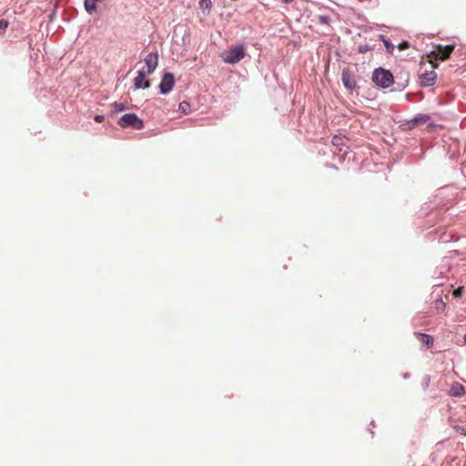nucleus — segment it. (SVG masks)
Instances as JSON below:
<instances>
[{
    "label": "nucleus",
    "mask_w": 466,
    "mask_h": 466,
    "mask_svg": "<svg viewBox=\"0 0 466 466\" xmlns=\"http://www.w3.org/2000/svg\"><path fill=\"white\" fill-rule=\"evenodd\" d=\"M427 63L430 69L425 68V66H427L425 62H421L419 71L420 84L422 86H431L434 85L437 77V75L434 70L437 65L433 63L432 60H428Z\"/></svg>",
    "instance_id": "nucleus-1"
},
{
    "label": "nucleus",
    "mask_w": 466,
    "mask_h": 466,
    "mask_svg": "<svg viewBox=\"0 0 466 466\" xmlns=\"http://www.w3.org/2000/svg\"><path fill=\"white\" fill-rule=\"evenodd\" d=\"M245 56V47L242 45H238L221 53L220 57L227 64H236L243 59Z\"/></svg>",
    "instance_id": "nucleus-2"
},
{
    "label": "nucleus",
    "mask_w": 466,
    "mask_h": 466,
    "mask_svg": "<svg viewBox=\"0 0 466 466\" xmlns=\"http://www.w3.org/2000/svg\"><path fill=\"white\" fill-rule=\"evenodd\" d=\"M372 80L377 86L382 88L390 87L394 82L392 74L383 68L374 70Z\"/></svg>",
    "instance_id": "nucleus-3"
},
{
    "label": "nucleus",
    "mask_w": 466,
    "mask_h": 466,
    "mask_svg": "<svg viewBox=\"0 0 466 466\" xmlns=\"http://www.w3.org/2000/svg\"><path fill=\"white\" fill-rule=\"evenodd\" d=\"M118 125L123 128L132 127L137 130H141L144 127L142 119L131 113L122 116L118 120Z\"/></svg>",
    "instance_id": "nucleus-4"
},
{
    "label": "nucleus",
    "mask_w": 466,
    "mask_h": 466,
    "mask_svg": "<svg viewBox=\"0 0 466 466\" xmlns=\"http://www.w3.org/2000/svg\"><path fill=\"white\" fill-rule=\"evenodd\" d=\"M454 50V46L451 45L449 46H437L434 50H432L428 56V60H432L433 63L435 61L441 60L443 61L450 57L451 54Z\"/></svg>",
    "instance_id": "nucleus-5"
},
{
    "label": "nucleus",
    "mask_w": 466,
    "mask_h": 466,
    "mask_svg": "<svg viewBox=\"0 0 466 466\" xmlns=\"http://www.w3.org/2000/svg\"><path fill=\"white\" fill-rule=\"evenodd\" d=\"M341 81L348 90L352 91L357 86L355 74L350 68H343L341 73Z\"/></svg>",
    "instance_id": "nucleus-6"
},
{
    "label": "nucleus",
    "mask_w": 466,
    "mask_h": 466,
    "mask_svg": "<svg viewBox=\"0 0 466 466\" xmlns=\"http://www.w3.org/2000/svg\"><path fill=\"white\" fill-rule=\"evenodd\" d=\"M145 71L147 75L152 74L158 65V55L157 53H149L144 58Z\"/></svg>",
    "instance_id": "nucleus-7"
},
{
    "label": "nucleus",
    "mask_w": 466,
    "mask_h": 466,
    "mask_svg": "<svg viewBox=\"0 0 466 466\" xmlns=\"http://www.w3.org/2000/svg\"><path fill=\"white\" fill-rule=\"evenodd\" d=\"M175 84V78L173 74L171 73H166L161 80V83L159 85V89L162 94H167L170 92L174 86Z\"/></svg>",
    "instance_id": "nucleus-8"
},
{
    "label": "nucleus",
    "mask_w": 466,
    "mask_h": 466,
    "mask_svg": "<svg viewBox=\"0 0 466 466\" xmlns=\"http://www.w3.org/2000/svg\"><path fill=\"white\" fill-rule=\"evenodd\" d=\"M146 71L145 68H142L138 71L137 76L134 79L135 87L137 89L140 88H147L150 86V83L148 80H146Z\"/></svg>",
    "instance_id": "nucleus-9"
},
{
    "label": "nucleus",
    "mask_w": 466,
    "mask_h": 466,
    "mask_svg": "<svg viewBox=\"0 0 466 466\" xmlns=\"http://www.w3.org/2000/svg\"><path fill=\"white\" fill-rule=\"evenodd\" d=\"M414 336L427 348H430L433 345L434 339L431 335L420 332H414Z\"/></svg>",
    "instance_id": "nucleus-10"
},
{
    "label": "nucleus",
    "mask_w": 466,
    "mask_h": 466,
    "mask_svg": "<svg viewBox=\"0 0 466 466\" xmlns=\"http://www.w3.org/2000/svg\"><path fill=\"white\" fill-rule=\"evenodd\" d=\"M451 394L452 396L461 397L465 394V389L461 384L455 382L451 385Z\"/></svg>",
    "instance_id": "nucleus-11"
},
{
    "label": "nucleus",
    "mask_w": 466,
    "mask_h": 466,
    "mask_svg": "<svg viewBox=\"0 0 466 466\" xmlns=\"http://www.w3.org/2000/svg\"><path fill=\"white\" fill-rule=\"evenodd\" d=\"M103 1L104 0H85V9L87 13L93 14L96 11V4Z\"/></svg>",
    "instance_id": "nucleus-12"
},
{
    "label": "nucleus",
    "mask_w": 466,
    "mask_h": 466,
    "mask_svg": "<svg viewBox=\"0 0 466 466\" xmlns=\"http://www.w3.org/2000/svg\"><path fill=\"white\" fill-rule=\"evenodd\" d=\"M54 1L55 0H36V2L39 4L38 8L41 12H46L54 6Z\"/></svg>",
    "instance_id": "nucleus-13"
},
{
    "label": "nucleus",
    "mask_w": 466,
    "mask_h": 466,
    "mask_svg": "<svg viewBox=\"0 0 466 466\" xmlns=\"http://www.w3.org/2000/svg\"><path fill=\"white\" fill-rule=\"evenodd\" d=\"M178 110L182 114L187 115L190 111V105L187 102L183 101L179 104Z\"/></svg>",
    "instance_id": "nucleus-14"
},
{
    "label": "nucleus",
    "mask_w": 466,
    "mask_h": 466,
    "mask_svg": "<svg viewBox=\"0 0 466 466\" xmlns=\"http://www.w3.org/2000/svg\"><path fill=\"white\" fill-rule=\"evenodd\" d=\"M212 3L210 0H200L199 7L202 10H210Z\"/></svg>",
    "instance_id": "nucleus-15"
},
{
    "label": "nucleus",
    "mask_w": 466,
    "mask_h": 466,
    "mask_svg": "<svg viewBox=\"0 0 466 466\" xmlns=\"http://www.w3.org/2000/svg\"><path fill=\"white\" fill-rule=\"evenodd\" d=\"M429 116L426 115H421L413 118V122L415 123H426L429 120Z\"/></svg>",
    "instance_id": "nucleus-16"
},
{
    "label": "nucleus",
    "mask_w": 466,
    "mask_h": 466,
    "mask_svg": "<svg viewBox=\"0 0 466 466\" xmlns=\"http://www.w3.org/2000/svg\"><path fill=\"white\" fill-rule=\"evenodd\" d=\"M112 106L114 107V111L116 113L124 111L126 109V106L123 103H114Z\"/></svg>",
    "instance_id": "nucleus-17"
},
{
    "label": "nucleus",
    "mask_w": 466,
    "mask_h": 466,
    "mask_svg": "<svg viewBox=\"0 0 466 466\" xmlns=\"http://www.w3.org/2000/svg\"><path fill=\"white\" fill-rule=\"evenodd\" d=\"M343 137H339V136H334L332 137V144L334 146H339V145H342L343 144Z\"/></svg>",
    "instance_id": "nucleus-18"
},
{
    "label": "nucleus",
    "mask_w": 466,
    "mask_h": 466,
    "mask_svg": "<svg viewBox=\"0 0 466 466\" xmlns=\"http://www.w3.org/2000/svg\"><path fill=\"white\" fill-rule=\"evenodd\" d=\"M8 27V22L6 20H0V35H3Z\"/></svg>",
    "instance_id": "nucleus-19"
},
{
    "label": "nucleus",
    "mask_w": 466,
    "mask_h": 466,
    "mask_svg": "<svg viewBox=\"0 0 466 466\" xmlns=\"http://www.w3.org/2000/svg\"><path fill=\"white\" fill-rule=\"evenodd\" d=\"M462 293H463V287H459L452 292V295L454 298H461L462 296Z\"/></svg>",
    "instance_id": "nucleus-20"
},
{
    "label": "nucleus",
    "mask_w": 466,
    "mask_h": 466,
    "mask_svg": "<svg viewBox=\"0 0 466 466\" xmlns=\"http://www.w3.org/2000/svg\"><path fill=\"white\" fill-rule=\"evenodd\" d=\"M318 21L321 24H329V17L327 16V15H319L318 16Z\"/></svg>",
    "instance_id": "nucleus-21"
},
{
    "label": "nucleus",
    "mask_w": 466,
    "mask_h": 466,
    "mask_svg": "<svg viewBox=\"0 0 466 466\" xmlns=\"http://www.w3.org/2000/svg\"><path fill=\"white\" fill-rule=\"evenodd\" d=\"M455 430L457 432L466 435V425L465 426H456Z\"/></svg>",
    "instance_id": "nucleus-22"
},
{
    "label": "nucleus",
    "mask_w": 466,
    "mask_h": 466,
    "mask_svg": "<svg viewBox=\"0 0 466 466\" xmlns=\"http://www.w3.org/2000/svg\"><path fill=\"white\" fill-rule=\"evenodd\" d=\"M410 45L407 41H402L399 46H398V48L400 50H404V49H407L409 48Z\"/></svg>",
    "instance_id": "nucleus-23"
},
{
    "label": "nucleus",
    "mask_w": 466,
    "mask_h": 466,
    "mask_svg": "<svg viewBox=\"0 0 466 466\" xmlns=\"http://www.w3.org/2000/svg\"><path fill=\"white\" fill-rule=\"evenodd\" d=\"M95 121L97 122V123H101L104 121V116L102 115H96L95 117H94Z\"/></svg>",
    "instance_id": "nucleus-24"
},
{
    "label": "nucleus",
    "mask_w": 466,
    "mask_h": 466,
    "mask_svg": "<svg viewBox=\"0 0 466 466\" xmlns=\"http://www.w3.org/2000/svg\"><path fill=\"white\" fill-rule=\"evenodd\" d=\"M281 1L286 4H290V3L294 2L295 0H281Z\"/></svg>",
    "instance_id": "nucleus-25"
},
{
    "label": "nucleus",
    "mask_w": 466,
    "mask_h": 466,
    "mask_svg": "<svg viewBox=\"0 0 466 466\" xmlns=\"http://www.w3.org/2000/svg\"><path fill=\"white\" fill-rule=\"evenodd\" d=\"M438 302H439L442 307H444V304H443L442 300H439Z\"/></svg>",
    "instance_id": "nucleus-26"
},
{
    "label": "nucleus",
    "mask_w": 466,
    "mask_h": 466,
    "mask_svg": "<svg viewBox=\"0 0 466 466\" xmlns=\"http://www.w3.org/2000/svg\"><path fill=\"white\" fill-rule=\"evenodd\" d=\"M464 342L466 344V333H465V336H464Z\"/></svg>",
    "instance_id": "nucleus-27"
},
{
    "label": "nucleus",
    "mask_w": 466,
    "mask_h": 466,
    "mask_svg": "<svg viewBox=\"0 0 466 466\" xmlns=\"http://www.w3.org/2000/svg\"><path fill=\"white\" fill-rule=\"evenodd\" d=\"M464 466H466V465H464Z\"/></svg>",
    "instance_id": "nucleus-28"
}]
</instances>
